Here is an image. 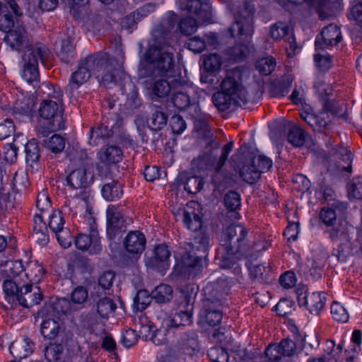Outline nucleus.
I'll return each instance as SVG.
<instances>
[{
	"label": "nucleus",
	"mask_w": 362,
	"mask_h": 362,
	"mask_svg": "<svg viewBox=\"0 0 362 362\" xmlns=\"http://www.w3.org/2000/svg\"><path fill=\"white\" fill-rule=\"evenodd\" d=\"M90 74L85 66L79 62L78 69L71 75L69 86L72 88H78L89 79Z\"/></svg>",
	"instance_id": "obj_41"
},
{
	"label": "nucleus",
	"mask_w": 362,
	"mask_h": 362,
	"mask_svg": "<svg viewBox=\"0 0 362 362\" xmlns=\"http://www.w3.org/2000/svg\"><path fill=\"white\" fill-rule=\"evenodd\" d=\"M115 132L114 127L108 122H103L97 127L90 129L89 144L93 146L98 145L101 140L110 138Z\"/></svg>",
	"instance_id": "obj_30"
},
{
	"label": "nucleus",
	"mask_w": 362,
	"mask_h": 362,
	"mask_svg": "<svg viewBox=\"0 0 362 362\" xmlns=\"http://www.w3.org/2000/svg\"><path fill=\"white\" fill-rule=\"evenodd\" d=\"M75 50L69 39H65L62 41L61 49L58 52L59 59L65 63H71L75 59Z\"/></svg>",
	"instance_id": "obj_48"
},
{
	"label": "nucleus",
	"mask_w": 362,
	"mask_h": 362,
	"mask_svg": "<svg viewBox=\"0 0 362 362\" xmlns=\"http://www.w3.org/2000/svg\"><path fill=\"white\" fill-rule=\"evenodd\" d=\"M341 34L339 28L334 24L325 27L320 33V37L315 39L316 49H323L328 47L337 45L341 40Z\"/></svg>",
	"instance_id": "obj_19"
},
{
	"label": "nucleus",
	"mask_w": 362,
	"mask_h": 362,
	"mask_svg": "<svg viewBox=\"0 0 362 362\" xmlns=\"http://www.w3.org/2000/svg\"><path fill=\"white\" fill-rule=\"evenodd\" d=\"M250 276L260 283L268 282L270 279L271 269L262 264H251L248 267Z\"/></svg>",
	"instance_id": "obj_43"
},
{
	"label": "nucleus",
	"mask_w": 362,
	"mask_h": 362,
	"mask_svg": "<svg viewBox=\"0 0 362 362\" xmlns=\"http://www.w3.org/2000/svg\"><path fill=\"white\" fill-rule=\"evenodd\" d=\"M339 153L341 156L340 160L335 164H330L327 168V171L334 176H340L344 172H351L352 154L346 148H341Z\"/></svg>",
	"instance_id": "obj_25"
},
{
	"label": "nucleus",
	"mask_w": 362,
	"mask_h": 362,
	"mask_svg": "<svg viewBox=\"0 0 362 362\" xmlns=\"http://www.w3.org/2000/svg\"><path fill=\"white\" fill-rule=\"evenodd\" d=\"M59 320L48 313L44 316L41 323L40 332L45 339L52 340L59 335L62 330Z\"/></svg>",
	"instance_id": "obj_27"
},
{
	"label": "nucleus",
	"mask_w": 362,
	"mask_h": 362,
	"mask_svg": "<svg viewBox=\"0 0 362 362\" xmlns=\"http://www.w3.org/2000/svg\"><path fill=\"white\" fill-rule=\"evenodd\" d=\"M107 237L110 240L120 239L127 230V223L123 215L115 205L107 209Z\"/></svg>",
	"instance_id": "obj_10"
},
{
	"label": "nucleus",
	"mask_w": 362,
	"mask_h": 362,
	"mask_svg": "<svg viewBox=\"0 0 362 362\" xmlns=\"http://www.w3.org/2000/svg\"><path fill=\"white\" fill-rule=\"evenodd\" d=\"M6 43L13 50L18 52H29V49L37 52L40 57L41 63L48 66L51 55L49 49L41 42L33 44L28 33L22 26H18L8 32L4 37Z\"/></svg>",
	"instance_id": "obj_3"
},
{
	"label": "nucleus",
	"mask_w": 362,
	"mask_h": 362,
	"mask_svg": "<svg viewBox=\"0 0 362 362\" xmlns=\"http://www.w3.org/2000/svg\"><path fill=\"white\" fill-rule=\"evenodd\" d=\"M199 349L197 333L194 331H190L183 334L179 347L175 350L187 359V357L192 358L197 354Z\"/></svg>",
	"instance_id": "obj_20"
},
{
	"label": "nucleus",
	"mask_w": 362,
	"mask_h": 362,
	"mask_svg": "<svg viewBox=\"0 0 362 362\" xmlns=\"http://www.w3.org/2000/svg\"><path fill=\"white\" fill-rule=\"evenodd\" d=\"M221 91L214 94L212 100L215 106L225 111L231 106L238 107L247 102L246 90L241 83V72L238 69L227 71L220 85Z\"/></svg>",
	"instance_id": "obj_2"
},
{
	"label": "nucleus",
	"mask_w": 362,
	"mask_h": 362,
	"mask_svg": "<svg viewBox=\"0 0 362 362\" xmlns=\"http://www.w3.org/2000/svg\"><path fill=\"white\" fill-rule=\"evenodd\" d=\"M279 346L288 361V358L297 355L301 350V345L297 344L296 341L290 339H282Z\"/></svg>",
	"instance_id": "obj_50"
},
{
	"label": "nucleus",
	"mask_w": 362,
	"mask_h": 362,
	"mask_svg": "<svg viewBox=\"0 0 362 362\" xmlns=\"http://www.w3.org/2000/svg\"><path fill=\"white\" fill-rule=\"evenodd\" d=\"M63 355V347L61 344H52L45 349V356L49 362H57Z\"/></svg>",
	"instance_id": "obj_61"
},
{
	"label": "nucleus",
	"mask_w": 362,
	"mask_h": 362,
	"mask_svg": "<svg viewBox=\"0 0 362 362\" xmlns=\"http://www.w3.org/2000/svg\"><path fill=\"white\" fill-rule=\"evenodd\" d=\"M276 65L275 59L272 56H267L259 59L256 62L255 67L260 74L268 76L274 70Z\"/></svg>",
	"instance_id": "obj_49"
},
{
	"label": "nucleus",
	"mask_w": 362,
	"mask_h": 362,
	"mask_svg": "<svg viewBox=\"0 0 362 362\" xmlns=\"http://www.w3.org/2000/svg\"><path fill=\"white\" fill-rule=\"evenodd\" d=\"M247 230L240 224H232L221 233L217 249V257L221 260L219 264L221 268L233 269L236 275L241 273L238 262L252 250L247 244Z\"/></svg>",
	"instance_id": "obj_1"
},
{
	"label": "nucleus",
	"mask_w": 362,
	"mask_h": 362,
	"mask_svg": "<svg viewBox=\"0 0 362 362\" xmlns=\"http://www.w3.org/2000/svg\"><path fill=\"white\" fill-rule=\"evenodd\" d=\"M122 149L119 146L114 145L102 148L98 154L100 161L105 164L119 163L122 160Z\"/></svg>",
	"instance_id": "obj_34"
},
{
	"label": "nucleus",
	"mask_w": 362,
	"mask_h": 362,
	"mask_svg": "<svg viewBox=\"0 0 362 362\" xmlns=\"http://www.w3.org/2000/svg\"><path fill=\"white\" fill-rule=\"evenodd\" d=\"M18 298L16 303L24 308H30L41 302L42 294L38 287L36 286L33 288L31 284H26L21 287Z\"/></svg>",
	"instance_id": "obj_22"
},
{
	"label": "nucleus",
	"mask_w": 362,
	"mask_h": 362,
	"mask_svg": "<svg viewBox=\"0 0 362 362\" xmlns=\"http://www.w3.org/2000/svg\"><path fill=\"white\" fill-rule=\"evenodd\" d=\"M20 285L11 279H6L3 283V289L7 301L10 303H16L21 290Z\"/></svg>",
	"instance_id": "obj_46"
},
{
	"label": "nucleus",
	"mask_w": 362,
	"mask_h": 362,
	"mask_svg": "<svg viewBox=\"0 0 362 362\" xmlns=\"http://www.w3.org/2000/svg\"><path fill=\"white\" fill-rule=\"evenodd\" d=\"M349 197L362 199V177L354 178L347 185Z\"/></svg>",
	"instance_id": "obj_63"
},
{
	"label": "nucleus",
	"mask_w": 362,
	"mask_h": 362,
	"mask_svg": "<svg viewBox=\"0 0 362 362\" xmlns=\"http://www.w3.org/2000/svg\"><path fill=\"white\" fill-rule=\"evenodd\" d=\"M117 308L116 303L112 298L103 297L97 302L96 312L100 318L107 320L115 313Z\"/></svg>",
	"instance_id": "obj_39"
},
{
	"label": "nucleus",
	"mask_w": 362,
	"mask_h": 362,
	"mask_svg": "<svg viewBox=\"0 0 362 362\" xmlns=\"http://www.w3.org/2000/svg\"><path fill=\"white\" fill-rule=\"evenodd\" d=\"M66 139L59 134H54L51 137L42 141V146L54 153H59L64 151Z\"/></svg>",
	"instance_id": "obj_44"
},
{
	"label": "nucleus",
	"mask_w": 362,
	"mask_h": 362,
	"mask_svg": "<svg viewBox=\"0 0 362 362\" xmlns=\"http://www.w3.org/2000/svg\"><path fill=\"white\" fill-rule=\"evenodd\" d=\"M153 299L157 303H167L173 298V288L167 284H160L152 291Z\"/></svg>",
	"instance_id": "obj_45"
},
{
	"label": "nucleus",
	"mask_w": 362,
	"mask_h": 362,
	"mask_svg": "<svg viewBox=\"0 0 362 362\" xmlns=\"http://www.w3.org/2000/svg\"><path fill=\"white\" fill-rule=\"evenodd\" d=\"M240 176L248 184H254L260 178L257 167L252 163L244 165L240 170Z\"/></svg>",
	"instance_id": "obj_51"
},
{
	"label": "nucleus",
	"mask_w": 362,
	"mask_h": 362,
	"mask_svg": "<svg viewBox=\"0 0 362 362\" xmlns=\"http://www.w3.org/2000/svg\"><path fill=\"white\" fill-rule=\"evenodd\" d=\"M177 4L181 11L194 16L202 22L211 20V6L208 0H177Z\"/></svg>",
	"instance_id": "obj_12"
},
{
	"label": "nucleus",
	"mask_w": 362,
	"mask_h": 362,
	"mask_svg": "<svg viewBox=\"0 0 362 362\" xmlns=\"http://www.w3.org/2000/svg\"><path fill=\"white\" fill-rule=\"evenodd\" d=\"M146 322H141V320L139 319L137 322L135 321V329H138V332L140 335L146 340H150L155 344H160L162 340L158 338V335L160 332L155 329L153 324H150L147 322V319L145 317Z\"/></svg>",
	"instance_id": "obj_33"
},
{
	"label": "nucleus",
	"mask_w": 362,
	"mask_h": 362,
	"mask_svg": "<svg viewBox=\"0 0 362 362\" xmlns=\"http://www.w3.org/2000/svg\"><path fill=\"white\" fill-rule=\"evenodd\" d=\"M103 197L107 201H115L122 197V186L116 180L104 184L101 189Z\"/></svg>",
	"instance_id": "obj_37"
},
{
	"label": "nucleus",
	"mask_w": 362,
	"mask_h": 362,
	"mask_svg": "<svg viewBox=\"0 0 362 362\" xmlns=\"http://www.w3.org/2000/svg\"><path fill=\"white\" fill-rule=\"evenodd\" d=\"M33 237L41 246H45L49 243L47 226L43 220L42 214H35L34 216Z\"/></svg>",
	"instance_id": "obj_29"
},
{
	"label": "nucleus",
	"mask_w": 362,
	"mask_h": 362,
	"mask_svg": "<svg viewBox=\"0 0 362 362\" xmlns=\"http://www.w3.org/2000/svg\"><path fill=\"white\" fill-rule=\"evenodd\" d=\"M293 78L291 76H286L278 83L272 86V94L274 97H284L288 94L291 87Z\"/></svg>",
	"instance_id": "obj_55"
},
{
	"label": "nucleus",
	"mask_w": 362,
	"mask_h": 362,
	"mask_svg": "<svg viewBox=\"0 0 362 362\" xmlns=\"http://www.w3.org/2000/svg\"><path fill=\"white\" fill-rule=\"evenodd\" d=\"M221 306L214 303L213 301H202V307L199 314L198 324L202 328L207 327H216L218 326L223 318Z\"/></svg>",
	"instance_id": "obj_13"
},
{
	"label": "nucleus",
	"mask_w": 362,
	"mask_h": 362,
	"mask_svg": "<svg viewBox=\"0 0 362 362\" xmlns=\"http://www.w3.org/2000/svg\"><path fill=\"white\" fill-rule=\"evenodd\" d=\"M207 355L212 362H247L255 358L244 349L233 353V356H230L224 348L218 346L210 348Z\"/></svg>",
	"instance_id": "obj_16"
},
{
	"label": "nucleus",
	"mask_w": 362,
	"mask_h": 362,
	"mask_svg": "<svg viewBox=\"0 0 362 362\" xmlns=\"http://www.w3.org/2000/svg\"><path fill=\"white\" fill-rule=\"evenodd\" d=\"M230 290V283L225 278H219L217 281L207 284L204 288V300L213 301L214 303L222 305L226 297Z\"/></svg>",
	"instance_id": "obj_17"
},
{
	"label": "nucleus",
	"mask_w": 362,
	"mask_h": 362,
	"mask_svg": "<svg viewBox=\"0 0 362 362\" xmlns=\"http://www.w3.org/2000/svg\"><path fill=\"white\" fill-rule=\"evenodd\" d=\"M65 221L63 214L59 210H54L49 216L48 226L54 233L58 243L64 248H68L72 243L70 230L64 226Z\"/></svg>",
	"instance_id": "obj_11"
},
{
	"label": "nucleus",
	"mask_w": 362,
	"mask_h": 362,
	"mask_svg": "<svg viewBox=\"0 0 362 362\" xmlns=\"http://www.w3.org/2000/svg\"><path fill=\"white\" fill-rule=\"evenodd\" d=\"M194 305H188L185 311L177 310L173 317L168 321L167 325L173 327H179L180 326H187L192 323Z\"/></svg>",
	"instance_id": "obj_36"
},
{
	"label": "nucleus",
	"mask_w": 362,
	"mask_h": 362,
	"mask_svg": "<svg viewBox=\"0 0 362 362\" xmlns=\"http://www.w3.org/2000/svg\"><path fill=\"white\" fill-rule=\"evenodd\" d=\"M253 8L247 2H244L243 7L235 15V21L228 28L231 37H240L243 40H247L253 33Z\"/></svg>",
	"instance_id": "obj_6"
},
{
	"label": "nucleus",
	"mask_w": 362,
	"mask_h": 362,
	"mask_svg": "<svg viewBox=\"0 0 362 362\" xmlns=\"http://www.w3.org/2000/svg\"><path fill=\"white\" fill-rule=\"evenodd\" d=\"M249 53L248 47L243 43H237L225 51L227 59L235 62L244 60Z\"/></svg>",
	"instance_id": "obj_40"
},
{
	"label": "nucleus",
	"mask_w": 362,
	"mask_h": 362,
	"mask_svg": "<svg viewBox=\"0 0 362 362\" xmlns=\"http://www.w3.org/2000/svg\"><path fill=\"white\" fill-rule=\"evenodd\" d=\"M66 182L73 189L86 187L88 185V178L86 169L81 167L72 170L67 176Z\"/></svg>",
	"instance_id": "obj_35"
},
{
	"label": "nucleus",
	"mask_w": 362,
	"mask_h": 362,
	"mask_svg": "<svg viewBox=\"0 0 362 362\" xmlns=\"http://www.w3.org/2000/svg\"><path fill=\"white\" fill-rule=\"evenodd\" d=\"M168 116L160 107L155 110L148 118L147 123L153 131L162 129L167 124Z\"/></svg>",
	"instance_id": "obj_42"
},
{
	"label": "nucleus",
	"mask_w": 362,
	"mask_h": 362,
	"mask_svg": "<svg viewBox=\"0 0 362 362\" xmlns=\"http://www.w3.org/2000/svg\"><path fill=\"white\" fill-rule=\"evenodd\" d=\"M297 300L300 306H305L311 314L317 315L324 308L326 303V294L320 292H313L309 294L308 288L298 286L296 289Z\"/></svg>",
	"instance_id": "obj_9"
},
{
	"label": "nucleus",
	"mask_w": 362,
	"mask_h": 362,
	"mask_svg": "<svg viewBox=\"0 0 362 362\" xmlns=\"http://www.w3.org/2000/svg\"><path fill=\"white\" fill-rule=\"evenodd\" d=\"M152 300V293L149 294L146 290H140L134 298L133 307L141 312L150 305Z\"/></svg>",
	"instance_id": "obj_52"
},
{
	"label": "nucleus",
	"mask_w": 362,
	"mask_h": 362,
	"mask_svg": "<svg viewBox=\"0 0 362 362\" xmlns=\"http://www.w3.org/2000/svg\"><path fill=\"white\" fill-rule=\"evenodd\" d=\"M192 169L197 173H205L214 170L218 173L221 167H218L217 157L212 153H204L194 158L191 163Z\"/></svg>",
	"instance_id": "obj_21"
},
{
	"label": "nucleus",
	"mask_w": 362,
	"mask_h": 362,
	"mask_svg": "<svg viewBox=\"0 0 362 362\" xmlns=\"http://www.w3.org/2000/svg\"><path fill=\"white\" fill-rule=\"evenodd\" d=\"M89 234H78L75 238V245L81 251H87L90 255H98L103 250L100 237L98 231L95 220L88 217Z\"/></svg>",
	"instance_id": "obj_7"
},
{
	"label": "nucleus",
	"mask_w": 362,
	"mask_h": 362,
	"mask_svg": "<svg viewBox=\"0 0 362 362\" xmlns=\"http://www.w3.org/2000/svg\"><path fill=\"white\" fill-rule=\"evenodd\" d=\"M289 27L284 23L279 22L270 28V35L274 40H279L284 37H286V40L289 44V49L293 54L297 49L295 37L293 35H288Z\"/></svg>",
	"instance_id": "obj_28"
},
{
	"label": "nucleus",
	"mask_w": 362,
	"mask_h": 362,
	"mask_svg": "<svg viewBox=\"0 0 362 362\" xmlns=\"http://www.w3.org/2000/svg\"><path fill=\"white\" fill-rule=\"evenodd\" d=\"M145 235L139 230H132L128 233L124 240L125 250L132 254H141L146 247Z\"/></svg>",
	"instance_id": "obj_23"
},
{
	"label": "nucleus",
	"mask_w": 362,
	"mask_h": 362,
	"mask_svg": "<svg viewBox=\"0 0 362 362\" xmlns=\"http://www.w3.org/2000/svg\"><path fill=\"white\" fill-rule=\"evenodd\" d=\"M35 343L28 337L13 341L9 346V351L16 359H22L30 356L35 350Z\"/></svg>",
	"instance_id": "obj_24"
},
{
	"label": "nucleus",
	"mask_w": 362,
	"mask_h": 362,
	"mask_svg": "<svg viewBox=\"0 0 362 362\" xmlns=\"http://www.w3.org/2000/svg\"><path fill=\"white\" fill-rule=\"evenodd\" d=\"M328 230L329 238L332 241L347 243L351 240L350 235L353 233L354 227L345 221H340L337 225L332 226Z\"/></svg>",
	"instance_id": "obj_26"
},
{
	"label": "nucleus",
	"mask_w": 362,
	"mask_h": 362,
	"mask_svg": "<svg viewBox=\"0 0 362 362\" xmlns=\"http://www.w3.org/2000/svg\"><path fill=\"white\" fill-rule=\"evenodd\" d=\"M88 296V290L83 286H78L71 293V302L72 305L76 306L78 309L79 306L87 300Z\"/></svg>",
	"instance_id": "obj_59"
},
{
	"label": "nucleus",
	"mask_w": 362,
	"mask_h": 362,
	"mask_svg": "<svg viewBox=\"0 0 362 362\" xmlns=\"http://www.w3.org/2000/svg\"><path fill=\"white\" fill-rule=\"evenodd\" d=\"M182 221L185 226L191 230L197 231L202 227L201 217L194 210L185 211Z\"/></svg>",
	"instance_id": "obj_53"
},
{
	"label": "nucleus",
	"mask_w": 362,
	"mask_h": 362,
	"mask_svg": "<svg viewBox=\"0 0 362 362\" xmlns=\"http://www.w3.org/2000/svg\"><path fill=\"white\" fill-rule=\"evenodd\" d=\"M48 314L59 319L63 315L71 314L72 312L76 311L78 308L72 305L71 302L67 298H62L57 299L52 305L47 308Z\"/></svg>",
	"instance_id": "obj_32"
},
{
	"label": "nucleus",
	"mask_w": 362,
	"mask_h": 362,
	"mask_svg": "<svg viewBox=\"0 0 362 362\" xmlns=\"http://www.w3.org/2000/svg\"><path fill=\"white\" fill-rule=\"evenodd\" d=\"M341 105L332 100L323 99L322 109L317 114L303 111L300 118L317 132H325L332 129L334 119L341 112Z\"/></svg>",
	"instance_id": "obj_4"
},
{
	"label": "nucleus",
	"mask_w": 362,
	"mask_h": 362,
	"mask_svg": "<svg viewBox=\"0 0 362 362\" xmlns=\"http://www.w3.org/2000/svg\"><path fill=\"white\" fill-rule=\"evenodd\" d=\"M203 186V179L197 175L187 177L185 182V189L190 194H197L202 189Z\"/></svg>",
	"instance_id": "obj_62"
},
{
	"label": "nucleus",
	"mask_w": 362,
	"mask_h": 362,
	"mask_svg": "<svg viewBox=\"0 0 362 362\" xmlns=\"http://www.w3.org/2000/svg\"><path fill=\"white\" fill-rule=\"evenodd\" d=\"M26 276L35 283H39L43 278L45 270L42 265L36 261H31L27 264L25 269Z\"/></svg>",
	"instance_id": "obj_47"
},
{
	"label": "nucleus",
	"mask_w": 362,
	"mask_h": 362,
	"mask_svg": "<svg viewBox=\"0 0 362 362\" xmlns=\"http://www.w3.org/2000/svg\"><path fill=\"white\" fill-rule=\"evenodd\" d=\"M331 314L334 320L346 322L349 315L346 308L338 302H334L331 305Z\"/></svg>",
	"instance_id": "obj_64"
},
{
	"label": "nucleus",
	"mask_w": 362,
	"mask_h": 362,
	"mask_svg": "<svg viewBox=\"0 0 362 362\" xmlns=\"http://www.w3.org/2000/svg\"><path fill=\"white\" fill-rule=\"evenodd\" d=\"M171 101L174 107L180 110H185L192 104L189 95L184 92L174 93Z\"/></svg>",
	"instance_id": "obj_60"
},
{
	"label": "nucleus",
	"mask_w": 362,
	"mask_h": 362,
	"mask_svg": "<svg viewBox=\"0 0 362 362\" xmlns=\"http://www.w3.org/2000/svg\"><path fill=\"white\" fill-rule=\"evenodd\" d=\"M29 52L22 55V77L29 84L35 87L39 82L38 61L40 60L37 52L29 49Z\"/></svg>",
	"instance_id": "obj_15"
},
{
	"label": "nucleus",
	"mask_w": 362,
	"mask_h": 362,
	"mask_svg": "<svg viewBox=\"0 0 362 362\" xmlns=\"http://www.w3.org/2000/svg\"><path fill=\"white\" fill-rule=\"evenodd\" d=\"M198 27L197 20L192 16L182 18L177 25L180 33L183 35H190L195 33Z\"/></svg>",
	"instance_id": "obj_54"
},
{
	"label": "nucleus",
	"mask_w": 362,
	"mask_h": 362,
	"mask_svg": "<svg viewBox=\"0 0 362 362\" xmlns=\"http://www.w3.org/2000/svg\"><path fill=\"white\" fill-rule=\"evenodd\" d=\"M172 89L171 82L165 79H157L151 86L152 100L165 98Z\"/></svg>",
	"instance_id": "obj_38"
},
{
	"label": "nucleus",
	"mask_w": 362,
	"mask_h": 362,
	"mask_svg": "<svg viewBox=\"0 0 362 362\" xmlns=\"http://www.w3.org/2000/svg\"><path fill=\"white\" fill-rule=\"evenodd\" d=\"M288 141L296 147L302 146L305 141V133L298 126L293 127L288 134Z\"/></svg>",
	"instance_id": "obj_57"
},
{
	"label": "nucleus",
	"mask_w": 362,
	"mask_h": 362,
	"mask_svg": "<svg viewBox=\"0 0 362 362\" xmlns=\"http://www.w3.org/2000/svg\"><path fill=\"white\" fill-rule=\"evenodd\" d=\"M26 161L31 163H35L40 158V148L36 139L28 141L25 145Z\"/></svg>",
	"instance_id": "obj_58"
},
{
	"label": "nucleus",
	"mask_w": 362,
	"mask_h": 362,
	"mask_svg": "<svg viewBox=\"0 0 362 362\" xmlns=\"http://www.w3.org/2000/svg\"><path fill=\"white\" fill-rule=\"evenodd\" d=\"M80 62L90 74H96L102 71H106L102 76L103 79L110 82L115 80L111 69L113 61L109 59L107 53H95L81 59Z\"/></svg>",
	"instance_id": "obj_8"
},
{
	"label": "nucleus",
	"mask_w": 362,
	"mask_h": 362,
	"mask_svg": "<svg viewBox=\"0 0 362 362\" xmlns=\"http://www.w3.org/2000/svg\"><path fill=\"white\" fill-rule=\"evenodd\" d=\"M267 362H288L279 344H270L264 351Z\"/></svg>",
	"instance_id": "obj_56"
},
{
	"label": "nucleus",
	"mask_w": 362,
	"mask_h": 362,
	"mask_svg": "<svg viewBox=\"0 0 362 362\" xmlns=\"http://www.w3.org/2000/svg\"><path fill=\"white\" fill-rule=\"evenodd\" d=\"M170 252L167 245L160 244L154 247L153 255L148 257L146 265L160 273H164L169 268Z\"/></svg>",
	"instance_id": "obj_18"
},
{
	"label": "nucleus",
	"mask_w": 362,
	"mask_h": 362,
	"mask_svg": "<svg viewBox=\"0 0 362 362\" xmlns=\"http://www.w3.org/2000/svg\"><path fill=\"white\" fill-rule=\"evenodd\" d=\"M61 95L54 96L57 100H45L39 108V114L41 117L47 121L53 122V125L57 127H64L63 119V110L60 105Z\"/></svg>",
	"instance_id": "obj_14"
},
{
	"label": "nucleus",
	"mask_w": 362,
	"mask_h": 362,
	"mask_svg": "<svg viewBox=\"0 0 362 362\" xmlns=\"http://www.w3.org/2000/svg\"><path fill=\"white\" fill-rule=\"evenodd\" d=\"M204 265V257L189 255L184 261L182 272L189 277L194 278L202 273Z\"/></svg>",
	"instance_id": "obj_31"
},
{
	"label": "nucleus",
	"mask_w": 362,
	"mask_h": 362,
	"mask_svg": "<svg viewBox=\"0 0 362 362\" xmlns=\"http://www.w3.org/2000/svg\"><path fill=\"white\" fill-rule=\"evenodd\" d=\"M146 62L153 69L155 76L170 78L173 76L174 58L173 52L161 47H151L146 52Z\"/></svg>",
	"instance_id": "obj_5"
}]
</instances>
